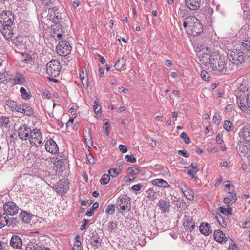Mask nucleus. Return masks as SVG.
Here are the masks:
<instances>
[{
  "label": "nucleus",
  "instance_id": "1",
  "mask_svg": "<svg viewBox=\"0 0 250 250\" xmlns=\"http://www.w3.org/2000/svg\"><path fill=\"white\" fill-rule=\"evenodd\" d=\"M198 55L200 63L208 69L223 74L227 73L230 70L229 65L224 59L215 53H212L208 49L203 50Z\"/></svg>",
  "mask_w": 250,
  "mask_h": 250
},
{
  "label": "nucleus",
  "instance_id": "2",
  "mask_svg": "<svg viewBox=\"0 0 250 250\" xmlns=\"http://www.w3.org/2000/svg\"><path fill=\"white\" fill-rule=\"evenodd\" d=\"M227 57L229 61V68L231 70H237L244 61L243 53L240 50L233 49L228 50Z\"/></svg>",
  "mask_w": 250,
  "mask_h": 250
},
{
  "label": "nucleus",
  "instance_id": "3",
  "mask_svg": "<svg viewBox=\"0 0 250 250\" xmlns=\"http://www.w3.org/2000/svg\"><path fill=\"white\" fill-rule=\"evenodd\" d=\"M61 69L60 62L57 60H53L48 62L46 65L47 74L52 77H58Z\"/></svg>",
  "mask_w": 250,
  "mask_h": 250
},
{
  "label": "nucleus",
  "instance_id": "4",
  "mask_svg": "<svg viewBox=\"0 0 250 250\" xmlns=\"http://www.w3.org/2000/svg\"><path fill=\"white\" fill-rule=\"evenodd\" d=\"M49 15L50 20L55 23H61L66 18V13L62 9L59 10L57 6L49 10Z\"/></svg>",
  "mask_w": 250,
  "mask_h": 250
},
{
  "label": "nucleus",
  "instance_id": "5",
  "mask_svg": "<svg viewBox=\"0 0 250 250\" xmlns=\"http://www.w3.org/2000/svg\"><path fill=\"white\" fill-rule=\"evenodd\" d=\"M56 49L59 55L65 56L70 53L72 47L68 42L64 40L59 42Z\"/></svg>",
  "mask_w": 250,
  "mask_h": 250
},
{
  "label": "nucleus",
  "instance_id": "6",
  "mask_svg": "<svg viewBox=\"0 0 250 250\" xmlns=\"http://www.w3.org/2000/svg\"><path fill=\"white\" fill-rule=\"evenodd\" d=\"M117 205L122 210L128 211L130 209V199L126 195H120L117 200Z\"/></svg>",
  "mask_w": 250,
  "mask_h": 250
},
{
  "label": "nucleus",
  "instance_id": "7",
  "mask_svg": "<svg viewBox=\"0 0 250 250\" xmlns=\"http://www.w3.org/2000/svg\"><path fill=\"white\" fill-rule=\"evenodd\" d=\"M19 207L13 202H6L3 205V210L8 215L14 216L19 211Z\"/></svg>",
  "mask_w": 250,
  "mask_h": 250
},
{
  "label": "nucleus",
  "instance_id": "8",
  "mask_svg": "<svg viewBox=\"0 0 250 250\" xmlns=\"http://www.w3.org/2000/svg\"><path fill=\"white\" fill-rule=\"evenodd\" d=\"M29 138H30V143L32 145L35 146H38L42 143V138L40 131L38 129H34L31 131Z\"/></svg>",
  "mask_w": 250,
  "mask_h": 250
},
{
  "label": "nucleus",
  "instance_id": "9",
  "mask_svg": "<svg viewBox=\"0 0 250 250\" xmlns=\"http://www.w3.org/2000/svg\"><path fill=\"white\" fill-rule=\"evenodd\" d=\"M181 7L185 6L191 10H197L200 6V0H179Z\"/></svg>",
  "mask_w": 250,
  "mask_h": 250
},
{
  "label": "nucleus",
  "instance_id": "10",
  "mask_svg": "<svg viewBox=\"0 0 250 250\" xmlns=\"http://www.w3.org/2000/svg\"><path fill=\"white\" fill-rule=\"evenodd\" d=\"M14 21V16L9 10L3 11L0 16V21L3 22V25H13Z\"/></svg>",
  "mask_w": 250,
  "mask_h": 250
},
{
  "label": "nucleus",
  "instance_id": "11",
  "mask_svg": "<svg viewBox=\"0 0 250 250\" xmlns=\"http://www.w3.org/2000/svg\"><path fill=\"white\" fill-rule=\"evenodd\" d=\"M203 28L202 24L199 20L195 22L193 25H191L190 28H188L186 29L187 33L193 36H197L203 32Z\"/></svg>",
  "mask_w": 250,
  "mask_h": 250
},
{
  "label": "nucleus",
  "instance_id": "12",
  "mask_svg": "<svg viewBox=\"0 0 250 250\" xmlns=\"http://www.w3.org/2000/svg\"><path fill=\"white\" fill-rule=\"evenodd\" d=\"M45 149L48 152L52 154H56L58 152V146L54 140L52 138L49 139L46 141L45 145Z\"/></svg>",
  "mask_w": 250,
  "mask_h": 250
},
{
  "label": "nucleus",
  "instance_id": "13",
  "mask_svg": "<svg viewBox=\"0 0 250 250\" xmlns=\"http://www.w3.org/2000/svg\"><path fill=\"white\" fill-rule=\"evenodd\" d=\"M69 188L68 183L64 179L60 180L54 188L58 193L66 192Z\"/></svg>",
  "mask_w": 250,
  "mask_h": 250
},
{
  "label": "nucleus",
  "instance_id": "14",
  "mask_svg": "<svg viewBox=\"0 0 250 250\" xmlns=\"http://www.w3.org/2000/svg\"><path fill=\"white\" fill-rule=\"evenodd\" d=\"M31 130L30 128L25 124H24L18 129V136L21 140H26L29 137V133H30Z\"/></svg>",
  "mask_w": 250,
  "mask_h": 250
},
{
  "label": "nucleus",
  "instance_id": "15",
  "mask_svg": "<svg viewBox=\"0 0 250 250\" xmlns=\"http://www.w3.org/2000/svg\"><path fill=\"white\" fill-rule=\"evenodd\" d=\"M12 25H3V28L1 30L2 35L4 37L6 40L11 39L13 37L14 33L13 32V28L12 27Z\"/></svg>",
  "mask_w": 250,
  "mask_h": 250
},
{
  "label": "nucleus",
  "instance_id": "16",
  "mask_svg": "<svg viewBox=\"0 0 250 250\" xmlns=\"http://www.w3.org/2000/svg\"><path fill=\"white\" fill-rule=\"evenodd\" d=\"M183 226L187 230L191 231L195 228L194 220L189 216L185 215L183 220Z\"/></svg>",
  "mask_w": 250,
  "mask_h": 250
},
{
  "label": "nucleus",
  "instance_id": "17",
  "mask_svg": "<svg viewBox=\"0 0 250 250\" xmlns=\"http://www.w3.org/2000/svg\"><path fill=\"white\" fill-rule=\"evenodd\" d=\"M214 238L217 242L220 243H225L228 240V238L225 233L219 229L214 231Z\"/></svg>",
  "mask_w": 250,
  "mask_h": 250
},
{
  "label": "nucleus",
  "instance_id": "18",
  "mask_svg": "<svg viewBox=\"0 0 250 250\" xmlns=\"http://www.w3.org/2000/svg\"><path fill=\"white\" fill-rule=\"evenodd\" d=\"M11 246L16 249H20L22 246V241L21 237L17 235H13L10 242Z\"/></svg>",
  "mask_w": 250,
  "mask_h": 250
},
{
  "label": "nucleus",
  "instance_id": "19",
  "mask_svg": "<svg viewBox=\"0 0 250 250\" xmlns=\"http://www.w3.org/2000/svg\"><path fill=\"white\" fill-rule=\"evenodd\" d=\"M239 135L246 141H250V125H246L244 126L241 129Z\"/></svg>",
  "mask_w": 250,
  "mask_h": 250
},
{
  "label": "nucleus",
  "instance_id": "20",
  "mask_svg": "<svg viewBox=\"0 0 250 250\" xmlns=\"http://www.w3.org/2000/svg\"><path fill=\"white\" fill-rule=\"evenodd\" d=\"M199 229L200 232L206 236L209 235L212 232L210 224L208 223H202L199 227Z\"/></svg>",
  "mask_w": 250,
  "mask_h": 250
},
{
  "label": "nucleus",
  "instance_id": "21",
  "mask_svg": "<svg viewBox=\"0 0 250 250\" xmlns=\"http://www.w3.org/2000/svg\"><path fill=\"white\" fill-rule=\"evenodd\" d=\"M181 190L184 195L188 200L190 201L194 199V192L193 190L187 186H184L181 188Z\"/></svg>",
  "mask_w": 250,
  "mask_h": 250
},
{
  "label": "nucleus",
  "instance_id": "22",
  "mask_svg": "<svg viewBox=\"0 0 250 250\" xmlns=\"http://www.w3.org/2000/svg\"><path fill=\"white\" fill-rule=\"evenodd\" d=\"M198 20V19L194 16L186 17L183 22V26L185 28H186L187 27L190 28L191 25H193L195 22H197Z\"/></svg>",
  "mask_w": 250,
  "mask_h": 250
},
{
  "label": "nucleus",
  "instance_id": "23",
  "mask_svg": "<svg viewBox=\"0 0 250 250\" xmlns=\"http://www.w3.org/2000/svg\"><path fill=\"white\" fill-rule=\"evenodd\" d=\"M153 185L164 188H170V185L165 180L162 179H156L152 181Z\"/></svg>",
  "mask_w": 250,
  "mask_h": 250
},
{
  "label": "nucleus",
  "instance_id": "24",
  "mask_svg": "<svg viewBox=\"0 0 250 250\" xmlns=\"http://www.w3.org/2000/svg\"><path fill=\"white\" fill-rule=\"evenodd\" d=\"M158 205L162 213L168 212L169 211L170 203L165 200L160 201Z\"/></svg>",
  "mask_w": 250,
  "mask_h": 250
},
{
  "label": "nucleus",
  "instance_id": "25",
  "mask_svg": "<svg viewBox=\"0 0 250 250\" xmlns=\"http://www.w3.org/2000/svg\"><path fill=\"white\" fill-rule=\"evenodd\" d=\"M9 222V217L6 213H0V228L6 226L8 224Z\"/></svg>",
  "mask_w": 250,
  "mask_h": 250
},
{
  "label": "nucleus",
  "instance_id": "26",
  "mask_svg": "<svg viewBox=\"0 0 250 250\" xmlns=\"http://www.w3.org/2000/svg\"><path fill=\"white\" fill-rule=\"evenodd\" d=\"M237 152L239 153L246 155L248 153L249 150V147L248 146L244 145L243 143L239 144L236 147Z\"/></svg>",
  "mask_w": 250,
  "mask_h": 250
},
{
  "label": "nucleus",
  "instance_id": "27",
  "mask_svg": "<svg viewBox=\"0 0 250 250\" xmlns=\"http://www.w3.org/2000/svg\"><path fill=\"white\" fill-rule=\"evenodd\" d=\"M175 202V205L180 209V210H185L187 208V204L185 201L181 198H178L176 201H173Z\"/></svg>",
  "mask_w": 250,
  "mask_h": 250
},
{
  "label": "nucleus",
  "instance_id": "28",
  "mask_svg": "<svg viewBox=\"0 0 250 250\" xmlns=\"http://www.w3.org/2000/svg\"><path fill=\"white\" fill-rule=\"evenodd\" d=\"M237 98V104H238L240 108L245 113H249L250 111L249 110L247 106L245 105L244 100H243L242 97L240 98L238 97Z\"/></svg>",
  "mask_w": 250,
  "mask_h": 250
},
{
  "label": "nucleus",
  "instance_id": "29",
  "mask_svg": "<svg viewBox=\"0 0 250 250\" xmlns=\"http://www.w3.org/2000/svg\"><path fill=\"white\" fill-rule=\"evenodd\" d=\"M13 45H14L18 48H22L24 46L23 41L21 40V37H16L11 41Z\"/></svg>",
  "mask_w": 250,
  "mask_h": 250
},
{
  "label": "nucleus",
  "instance_id": "30",
  "mask_svg": "<svg viewBox=\"0 0 250 250\" xmlns=\"http://www.w3.org/2000/svg\"><path fill=\"white\" fill-rule=\"evenodd\" d=\"M15 84H22L25 82V79L22 74H18L13 79Z\"/></svg>",
  "mask_w": 250,
  "mask_h": 250
},
{
  "label": "nucleus",
  "instance_id": "31",
  "mask_svg": "<svg viewBox=\"0 0 250 250\" xmlns=\"http://www.w3.org/2000/svg\"><path fill=\"white\" fill-rule=\"evenodd\" d=\"M141 170L135 167H129L127 170V174L131 176H134L139 174Z\"/></svg>",
  "mask_w": 250,
  "mask_h": 250
},
{
  "label": "nucleus",
  "instance_id": "32",
  "mask_svg": "<svg viewBox=\"0 0 250 250\" xmlns=\"http://www.w3.org/2000/svg\"><path fill=\"white\" fill-rule=\"evenodd\" d=\"M248 91V88L245 87L243 85H241L238 88V91L237 93V97H242L243 100L245 97V93Z\"/></svg>",
  "mask_w": 250,
  "mask_h": 250
},
{
  "label": "nucleus",
  "instance_id": "33",
  "mask_svg": "<svg viewBox=\"0 0 250 250\" xmlns=\"http://www.w3.org/2000/svg\"><path fill=\"white\" fill-rule=\"evenodd\" d=\"M242 46L245 50L250 52V37L243 40Z\"/></svg>",
  "mask_w": 250,
  "mask_h": 250
},
{
  "label": "nucleus",
  "instance_id": "34",
  "mask_svg": "<svg viewBox=\"0 0 250 250\" xmlns=\"http://www.w3.org/2000/svg\"><path fill=\"white\" fill-rule=\"evenodd\" d=\"M90 244L94 250H96L101 246V243L99 241L98 238L95 237L90 239Z\"/></svg>",
  "mask_w": 250,
  "mask_h": 250
},
{
  "label": "nucleus",
  "instance_id": "35",
  "mask_svg": "<svg viewBox=\"0 0 250 250\" xmlns=\"http://www.w3.org/2000/svg\"><path fill=\"white\" fill-rule=\"evenodd\" d=\"M33 113V110L32 108L28 105L27 104H23V112L22 114L25 115L30 116L32 115Z\"/></svg>",
  "mask_w": 250,
  "mask_h": 250
},
{
  "label": "nucleus",
  "instance_id": "36",
  "mask_svg": "<svg viewBox=\"0 0 250 250\" xmlns=\"http://www.w3.org/2000/svg\"><path fill=\"white\" fill-rule=\"evenodd\" d=\"M52 30L54 35L58 33H62V32L63 31L62 28V25L59 24V23H56V24L52 25Z\"/></svg>",
  "mask_w": 250,
  "mask_h": 250
},
{
  "label": "nucleus",
  "instance_id": "37",
  "mask_svg": "<svg viewBox=\"0 0 250 250\" xmlns=\"http://www.w3.org/2000/svg\"><path fill=\"white\" fill-rule=\"evenodd\" d=\"M84 71H82L79 74L80 79L82 81V83L85 88H87L88 86V81L87 78H85L84 76Z\"/></svg>",
  "mask_w": 250,
  "mask_h": 250
},
{
  "label": "nucleus",
  "instance_id": "38",
  "mask_svg": "<svg viewBox=\"0 0 250 250\" xmlns=\"http://www.w3.org/2000/svg\"><path fill=\"white\" fill-rule=\"evenodd\" d=\"M125 60L123 58H120L114 66L117 70H120L125 66Z\"/></svg>",
  "mask_w": 250,
  "mask_h": 250
},
{
  "label": "nucleus",
  "instance_id": "39",
  "mask_svg": "<svg viewBox=\"0 0 250 250\" xmlns=\"http://www.w3.org/2000/svg\"><path fill=\"white\" fill-rule=\"evenodd\" d=\"M20 217L25 223H29L31 219L30 214L25 211L22 212L20 214Z\"/></svg>",
  "mask_w": 250,
  "mask_h": 250
},
{
  "label": "nucleus",
  "instance_id": "40",
  "mask_svg": "<svg viewBox=\"0 0 250 250\" xmlns=\"http://www.w3.org/2000/svg\"><path fill=\"white\" fill-rule=\"evenodd\" d=\"M237 200L236 195H230V197H226L224 199V202L226 204H228V206H229V204L231 203H234Z\"/></svg>",
  "mask_w": 250,
  "mask_h": 250
},
{
  "label": "nucleus",
  "instance_id": "41",
  "mask_svg": "<svg viewBox=\"0 0 250 250\" xmlns=\"http://www.w3.org/2000/svg\"><path fill=\"white\" fill-rule=\"evenodd\" d=\"M9 123V120L7 117H1L0 118V126L2 127L7 128Z\"/></svg>",
  "mask_w": 250,
  "mask_h": 250
},
{
  "label": "nucleus",
  "instance_id": "42",
  "mask_svg": "<svg viewBox=\"0 0 250 250\" xmlns=\"http://www.w3.org/2000/svg\"><path fill=\"white\" fill-rule=\"evenodd\" d=\"M26 250H42V246L35 243H30L26 247Z\"/></svg>",
  "mask_w": 250,
  "mask_h": 250
},
{
  "label": "nucleus",
  "instance_id": "43",
  "mask_svg": "<svg viewBox=\"0 0 250 250\" xmlns=\"http://www.w3.org/2000/svg\"><path fill=\"white\" fill-rule=\"evenodd\" d=\"M84 138L85 140V143L88 145V144H90L92 142V138L91 137V135L90 134V131L89 130H85L84 132Z\"/></svg>",
  "mask_w": 250,
  "mask_h": 250
},
{
  "label": "nucleus",
  "instance_id": "44",
  "mask_svg": "<svg viewBox=\"0 0 250 250\" xmlns=\"http://www.w3.org/2000/svg\"><path fill=\"white\" fill-rule=\"evenodd\" d=\"M219 210L225 215H229L232 213V209L230 208H228L227 209L222 207H220L219 208Z\"/></svg>",
  "mask_w": 250,
  "mask_h": 250
},
{
  "label": "nucleus",
  "instance_id": "45",
  "mask_svg": "<svg viewBox=\"0 0 250 250\" xmlns=\"http://www.w3.org/2000/svg\"><path fill=\"white\" fill-rule=\"evenodd\" d=\"M20 91L21 94L22 98L24 99H29L31 97L30 94L26 92V89L24 87H21Z\"/></svg>",
  "mask_w": 250,
  "mask_h": 250
},
{
  "label": "nucleus",
  "instance_id": "46",
  "mask_svg": "<svg viewBox=\"0 0 250 250\" xmlns=\"http://www.w3.org/2000/svg\"><path fill=\"white\" fill-rule=\"evenodd\" d=\"M121 169H110L108 173L112 177H115L121 173Z\"/></svg>",
  "mask_w": 250,
  "mask_h": 250
},
{
  "label": "nucleus",
  "instance_id": "47",
  "mask_svg": "<svg viewBox=\"0 0 250 250\" xmlns=\"http://www.w3.org/2000/svg\"><path fill=\"white\" fill-rule=\"evenodd\" d=\"M110 179V176L108 175H103L100 179L101 184L103 185L107 184L109 182Z\"/></svg>",
  "mask_w": 250,
  "mask_h": 250
},
{
  "label": "nucleus",
  "instance_id": "48",
  "mask_svg": "<svg viewBox=\"0 0 250 250\" xmlns=\"http://www.w3.org/2000/svg\"><path fill=\"white\" fill-rule=\"evenodd\" d=\"M6 104L7 106L10 107L12 110H14L17 105L16 102L12 100H7L6 102Z\"/></svg>",
  "mask_w": 250,
  "mask_h": 250
},
{
  "label": "nucleus",
  "instance_id": "49",
  "mask_svg": "<svg viewBox=\"0 0 250 250\" xmlns=\"http://www.w3.org/2000/svg\"><path fill=\"white\" fill-rule=\"evenodd\" d=\"M232 127V124L229 121H225L224 124V129L227 131H229L231 130V128Z\"/></svg>",
  "mask_w": 250,
  "mask_h": 250
},
{
  "label": "nucleus",
  "instance_id": "50",
  "mask_svg": "<svg viewBox=\"0 0 250 250\" xmlns=\"http://www.w3.org/2000/svg\"><path fill=\"white\" fill-rule=\"evenodd\" d=\"M115 212V206L111 205L107 206L105 210V212L107 214H112Z\"/></svg>",
  "mask_w": 250,
  "mask_h": 250
},
{
  "label": "nucleus",
  "instance_id": "51",
  "mask_svg": "<svg viewBox=\"0 0 250 250\" xmlns=\"http://www.w3.org/2000/svg\"><path fill=\"white\" fill-rule=\"evenodd\" d=\"M200 75L203 80L205 81L208 80V79L209 78V75L207 73V72L206 70H201Z\"/></svg>",
  "mask_w": 250,
  "mask_h": 250
},
{
  "label": "nucleus",
  "instance_id": "52",
  "mask_svg": "<svg viewBox=\"0 0 250 250\" xmlns=\"http://www.w3.org/2000/svg\"><path fill=\"white\" fill-rule=\"evenodd\" d=\"M180 137L184 141L186 144H188L190 142V139L188 137V135L184 132L180 134Z\"/></svg>",
  "mask_w": 250,
  "mask_h": 250
},
{
  "label": "nucleus",
  "instance_id": "53",
  "mask_svg": "<svg viewBox=\"0 0 250 250\" xmlns=\"http://www.w3.org/2000/svg\"><path fill=\"white\" fill-rule=\"evenodd\" d=\"M48 157L46 154V153H42V154H41L38 157V160L39 161L40 163H43L44 160H47L48 159Z\"/></svg>",
  "mask_w": 250,
  "mask_h": 250
},
{
  "label": "nucleus",
  "instance_id": "54",
  "mask_svg": "<svg viewBox=\"0 0 250 250\" xmlns=\"http://www.w3.org/2000/svg\"><path fill=\"white\" fill-rule=\"evenodd\" d=\"M93 108L94 111L96 113H97L99 111L101 110V106L99 104V102L98 100H95L94 101V104L93 106Z\"/></svg>",
  "mask_w": 250,
  "mask_h": 250
},
{
  "label": "nucleus",
  "instance_id": "55",
  "mask_svg": "<svg viewBox=\"0 0 250 250\" xmlns=\"http://www.w3.org/2000/svg\"><path fill=\"white\" fill-rule=\"evenodd\" d=\"M41 3L45 6L52 5L55 0H40Z\"/></svg>",
  "mask_w": 250,
  "mask_h": 250
},
{
  "label": "nucleus",
  "instance_id": "56",
  "mask_svg": "<svg viewBox=\"0 0 250 250\" xmlns=\"http://www.w3.org/2000/svg\"><path fill=\"white\" fill-rule=\"evenodd\" d=\"M184 7H180L178 10V14L182 18H184L187 14V10L186 9H184Z\"/></svg>",
  "mask_w": 250,
  "mask_h": 250
},
{
  "label": "nucleus",
  "instance_id": "57",
  "mask_svg": "<svg viewBox=\"0 0 250 250\" xmlns=\"http://www.w3.org/2000/svg\"><path fill=\"white\" fill-rule=\"evenodd\" d=\"M229 243H231L228 247V250H238L237 246L233 243L231 239H229Z\"/></svg>",
  "mask_w": 250,
  "mask_h": 250
},
{
  "label": "nucleus",
  "instance_id": "58",
  "mask_svg": "<svg viewBox=\"0 0 250 250\" xmlns=\"http://www.w3.org/2000/svg\"><path fill=\"white\" fill-rule=\"evenodd\" d=\"M125 159L127 162L134 163L136 162V158L132 155H127L125 156Z\"/></svg>",
  "mask_w": 250,
  "mask_h": 250
},
{
  "label": "nucleus",
  "instance_id": "59",
  "mask_svg": "<svg viewBox=\"0 0 250 250\" xmlns=\"http://www.w3.org/2000/svg\"><path fill=\"white\" fill-rule=\"evenodd\" d=\"M8 224H7V226H8L9 227H10V226L13 227L14 225H16V223H17V221H16V218H12L11 219L9 218V222H8Z\"/></svg>",
  "mask_w": 250,
  "mask_h": 250
},
{
  "label": "nucleus",
  "instance_id": "60",
  "mask_svg": "<svg viewBox=\"0 0 250 250\" xmlns=\"http://www.w3.org/2000/svg\"><path fill=\"white\" fill-rule=\"evenodd\" d=\"M178 154L182 155L183 156L188 158L189 156V154L185 150H180L178 151Z\"/></svg>",
  "mask_w": 250,
  "mask_h": 250
},
{
  "label": "nucleus",
  "instance_id": "61",
  "mask_svg": "<svg viewBox=\"0 0 250 250\" xmlns=\"http://www.w3.org/2000/svg\"><path fill=\"white\" fill-rule=\"evenodd\" d=\"M142 187L141 184H138L132 186L131 188L134 191H139Z\"/></svg>",
  "mask_w": 250,
  "mask_h": 250
},
{
  "label": "nucleus",
  "instance_id": "62",
  "mask_svg": "<svg viewBox=\"0 0 250 250\" xmlns=\"http://www.w3.org/2000/svg\"><path fill=\"white\" fill-rule=\"evenodd\" d=\"M119 149L123 153H125L127 151L126 147L123 145H120L119 146Z\"/></svg>",
  "mask_w": 250,
  "mask_h": 250
},
{
  "label": "nucleus",
  "instance_id": "63",
  "mask_svg": "<svg viewBox=\"0 0 250 250\" xmlns=\"http://www.w3.org/2000/svg\"><path fill=\"white\" fill-rule=\"evenodd\" d=\"M65 163V161L62 160V159H58L57 161H55V164L56 166H62Z\"/></svg>",
  "mask_w": 250,
  "mask_h": 250
},
{
  "label": "nucleus",
  "instance_id": "64",
  "mask_svg": "<svg viewBox=\"0 0 250 250\" xmlns=\"http://www.w3.org/2000/svg\"><path fill=\"white\" fill-rule=\"evenodd\" d=\"M246 101L247 107L250 109V94H247Z\"/></svg>",
  "mask_w": 250,
  "mask_h": 250
}]
</instances>
